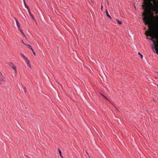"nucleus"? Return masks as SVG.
Returning a JSON list of instances; mask_svg holds the SVG:
<instances>
[{"instance_id": "nucleus-2", "label": "nucleus", "mask_w": 158, "mask_h": 158, "mask_svg": "<svg viewBox=\"0 0 158 158\" xmlns=\"http://www.w3.org/2000/svg\"><path fill=\"white\" fill-rule=\"evenodd\" d=\"M5 82V77L2 74V73L0 71V85H2L4 84Z\"/></svg>"}, {"instance_id": "nucleus-11", "label": "nucleus", "mask_w": 158, "mask_h": 158, "mask_svg": "<svg viewBox=\"0 0 158 158\" xmlns=\"http://www.w3.org/2000/svg\"><path fill=\"white\" fill-rule=\"evenodd\" d=\"M19 30L21 32V33L25 37V35L24 34V33L23 32L22 30V29H21V28H20V29H19Z\"/></svg>"}, {"instance_id": "nucleus-28", "label": "nucleus", "mask_w": 158, "mask_h": 158, "mask_svg": "<svg viewBox=\"0 0 158 158\" xmlns=\"http://www.w3.org/2000/svg\"><path fill=\"white\" fill-rule=\"evenodd\" d=\"M90 0L91 1V2H92L93 3V1H91V0Z\"/></svg>"}, {"instance_id": "nucleus-19", "label": "nucleus", "mask_w": 158, "mask_h": 158, "mask_svg": "<svg viewBox=\"0 0 158 158\" xmlns=\"http://www.w3.org/2000/svg\"><path fill=\"white\" fill-rule=\"evenodd\" d=\"M102 8H103V6H102V5L101 9L102 10Z\"/></svg>"}, {"instance_id": "nucleus-5", "label": "nucleus", "mask_w": 158, "mask_h": 158, "mask_svg": "<svg viewBox=\"0 0 158 158\" xmlns=\"http://www.w3.org/2000/svg\"><path fill=\"white\" fill-rule=\"evenodd\" d=\"M152 48L153 50V52L158 55V52L157 51L156 45H156H154V47H152Z\"/></svg>"}, {"instance_id": "nucleus-13", "label": "nucleus", "mask_w": 158, "mask_h": 158, "mask_svg": "<svg viewBox=\"0 0 158 158\" xmlns=\"http://www.w3.org/2000/svg\"><path fill=\"white\" fill-rule=\"evenodd\" d=\"M116 20L117 22L119 24H122V22L121 21H120L118 19H116Z\"/></svg>"}, {"instance_id": "nucleus-17", "label": "nucleus", "mask_w": 158, "mask_h": 158, "mask_svg": "<svg viewBox=\"0 0 158 158\" xmlns=\"http://www.w3.org/2000/svg\"><path fill=\"white\" fill-rule=\"evenodd\" d=\"M23 89H24V92H26V88L24 87H23Z\"/></svg>"}, {"instance_id": "nucleus-12", "label": "nucleus", "mask_w": 158, "mask_h": 158, "mask_svg": "<svg viewBox=\"0 0 158 158\" xmlns=\"http://www.w3.org/2000/svg\"><path fill=\"white\" fill-rule=\"evenodd\" d=\"M58 150L59 151V153H60V157L61 158H63V156H62L61 152L59 148L58 149Z\"/></svg>"}, {"instance_id": "nucleus-14", "label": "nucleus", "mask_w": 158, "mask_h": 158, "mask_svg": "<svg viewBox=\"0 0 158 158\" xmlns=\"http://www.w3.org/2000/svg\"><path fill=\"white\" fill-rule=\"evenodd\" d=\"M151 40L153 42L154 45H156V41L153 39H152V40Z\"/></svg>"}, {"instance_id": "nucleus-21", "label": "nucleus", "mask_w": 158, "mask_h": 158, "mask_svg": "<svg viewBox=\"0 0 158 158\" xmlns=\"http://www.w3.org/2000/svg\"><path fill=\"white\" fill-rule=\"evenodd\" d=\"M106 2H107V5L108 6H109V3H108V2L107 1Z\"/></svg>"}, {"instance_id": "nucleus-23", "label": "nucleus", "mask_w": 158, "mask_h": 158, "mask_svg": "<svg viewBox=\"0 0 158 158\" xmlns=\"http://www.w3.org/2000/svg\"><path fill=\"white\" fill-rule=\"evenodd\" d=\"M86 152L87 155H89L88 153L87 152V151L86 150Z\"/></svg>"}, {"instance_id": "nucleus-1", "label": "nucleus", "mask_w": 158, "mask_h": 158, "mask_svg": "<svg viewBox=\"0 0 158 158\" xmlns=\"http://www.w3.org/2000/svg\"><path fill=\"white\" fill-rule=\"evenodd\" d=\"M154 3V5L157 7L158 2L155 0H143L142 7L144 10V12L143 14V21L146 24H148L149 28H154L151 25L152 23V19L151 17L149 15V13L151 7L153 6L152 2ZM155 28H158V26H156Z\"/></svg>"}, {"instance_id": "nucleus-22", "label": "nucleus", "mask_w": 158, "mask_h": 158, "mask_svg": "<svg viewBox=\"0 0 158 158\" xmlns=\"http://www.w3.org/2000/svg\"><path fill=\"white\" fill-rule=\"evenodd\" d=\"M116 108V109L117 111H119L118 109L117 108Z\"/></svg>"}, {"instance_id": "nucleus-20", "label": "nucleus", "mask_w": 158, "mask_h": 158, "mask_svg": "<svg viewBox=\"0 0 158 158\" xmlns=\"http://www.w3.org/2000/svg\"><path fill=\"white\" fill-rule=\"evenodd\" d=\"M22 43H23V44H25V43H24L23 41V40H22Z\"/></svg>"}, {"instance_id": "nucleus-29", "label": "nucleus", "mask_w": 158, "mask_h": 158, "mask_svg": "<svg viewBox=\"0 0 158 158\" xmlns=\"http://www.w3.org/2000/svg\"><path fill=\"white\" fill-rule=\"evenodd\" d=\"M24 0H23V1H24Z\"/></svg>"}, {"instance_id": "nucleus-18", "label": "nucleus", "mask_w": 158, "mask_h": 158, "mask_svg": "<svg viewBox=\"0 0 158 158\" xmlns=\"http://www.w3.org/2000/svg\"><path fill=\"white\" fill-rule=\"evenodd\" d=\"M147 39H149V40H152V38H148V37H147Z\"/></svg>"}, {"instance_id": "nucleus-7", "label": "nucleus", "mask_w": 158, "mask_h": 158, "mask_svg": "<svg viewBox=\"0 0 158 158\" xmlns=\"http://www.w3.org/2000/svg\"><path fill=\"white\" fill-rule=\"evenodd\" d=\"M14 19H15V22H16V25L18 28V29H20V25L19 23V22H18V20H17V19L15 18H14Z\"/></svg>"}, {"instance_id": "nucleus-26", "label": "nucleus", "mask_w": 158, "mask_h": 158, "mask_svg": "<svg viewBox=\"0 0 158 158\" xmlns=\"http://www.w3.org/2000/svg\"><path fill=\"white\" fill-rule=\"evenodd\" d=\"M23 3L25 2V0H24V1H23Z\"/></svg>"}, {"instance_id": "nucleus-4", "label": "nucleus", "mask_w": 158, "mask_h": 158, "mask_svg": "<svg viewBox=\"0 0 158 158\" xmlns=\"http://www.w3.org/2000/svg\"><path fill=\"white\" fill-rule=\"evenodd\" d=\"M8 65L14 69V70L15 71L16 73L17 72L16 68L15 65L12 62H8Z\"/></svg>"}, {"instance_id": "nucleus-3", "label": "nucleus", "mask_w": 158, "mask_h": 158, "mask_svg": "<svg viewBox=\"0 0 158 158\" xmlns=\"http://www.w3.org/2000/svg\"><path fill=\"white\" fill-rule=\"evenodd\" d=\"M23 58V59H24V60L27 63V65L28 66H29V67L31 69V66L30 64V61L28 60L27 59V58L23 55V54H21L20 55Z\"/></svg>"}, {"instance_id": "nucleus-27", "label": "nucleus", "mask_w": 158, "mask_h": 158, "mask_svg": "<svg viewBox=\"0 0 158 158\" xmlns=\"http://www.w3.org/2000/svg\"><path fill=\"white\" fill-rule=\"evenodd\" d=\"M89 156V157H90V156Z\"/></svg>"}, {"instance_id": "nucleus-10", "label": "nucleus", "mask_w": 158, "mask_h": 158, "mask_svg": "<svg viewBox=\"0 0 158 158\" xmlns=\"http://www.w3.org/2000/svg\"><path fill=\"white\" fill-rule=\"evenodd\" d=\"M101 95H102V96H103V97H104L105 99H107L110 102V103H111V102H110V101L109 100V99H108L107 98V97L105 96V95H104L103 94H101Z\"/></svg>"}, {"instance_id": "nucleus-16", "label": "nucleus", "mask_w": 158, "mask_h": 158, "mask_svg": "<svg viewBox=\"0 0 158 158\" xmlns=\"http://www.w3.org/2000/svg\"><path fill=\"white\" fill-rule=\"evenodd\" d=\"M138 54L139 55V56H140V57H141V58H143V55H142V54H141L139 52H138Z\"/></svg>"}, {"instance_id": "nucleus-6", "label": "nucleus", "mask_w": 158, "mask_h": 158, "mask_svg": "<svg viewBox=\"0 0 158 158\" xmlns=\"http://www.w3.org/2000/svg\"><path fill=\"white\" fill-rule=\"evenodd\" d=\"M25 45H26L27 46V47H28V48H29V49H30L31 50V51H32V52L33 53V54L35 56V52L34 51V50H33V48H32L31 46V45H30L28 44H25Z\"/></svg>"}, {"instance_id": "nucleus-8", "label": "nucleus", "mask_w": 158, "mask_h": 158, "mask_svg": "<svg viewBox=\"0 0 158 158\" xmlns=\"http://www.w3.org/2000/svg\"><path fill=\"white\" fill-rule=\"evenodd\" d=\"M28 13H29V15H30V16H31V18L33 19L34 20L35 22L36 23V20H35V18H34L33 15L31 14V13L30 10V11H28Z\"/></svg>"}, {"instance_id": "nucleus-15", "label": "nucleus", "mask_w": 158, "mask_h": 158, "mask_svg": "<svg viewBox=\"0 0 158 158\" xmlns=\"http://www.w3.org/2000/svg\"><path fill=\"white\" fill-rule=\"evenodd\" d=\"M25 7L27 9L28 11H29L30 10V8H29V7L27 6H25Z\"/></svg>"}, {"instance_id": "nucleus-25", "label": "nucleus", "mask_w": 158, "mask_h": 158, "mask_svg": "<svg viewBox=\"0 0 158 158\" xmlns=\"http://www.w3.org/2000/svg\"><path fill=\"white\" fill-rule=\"evenodd\" d=\"M23 3H24V4H26V2H24Z\"/></svg>"}, {"instance_id": "nucleus-24", "label": "nucleus", "mask_w": 158, "mask_h": 158, "mask_svg": "<svg viewBox=\"0 0 158 158\" xmlns=\"http://www.w3.org/2000/svg\"><path fill=\"white\" fill-rule=\"evenodd\" d=\"M24 5L25 6H27L26 4H24Z\"/></svg>"}, {"instance_id": "nucleus-9", "label": "nucleus", "mask_w": 158, "mask_h": 158, "mask_svg": "<svg viewBox=\"0 0 158 158\" xmlns=\"http://www.w3.org/2000/svg\"><path fill=\"white\" fill-rule=\"evenodd\" d=\"M106 16L109 18L111 19V16L109 14L108 11L106 9Z\"/></svg>"}]
</instances>
